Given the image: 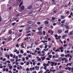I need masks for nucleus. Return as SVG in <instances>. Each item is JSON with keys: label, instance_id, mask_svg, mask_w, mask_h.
<instances>
[{"label": "nucleus", "instance_id": "nucleus-1", "mask_svg": "<svg viewBox=\"0 0 73 73\" xmlns=\"http://www.w3.org/2000/svg\"><path fill=\"white\" fill-rule=\"evenodd\" d=\"M31 46H27V48L29 49V48H32L33 47V45H34V44L32 43V44H31Z\"/></svg>", "mask_w": 73, "mask_h": 73}, {"label": "nucleus", "instance_id": "nucleus-2", "mask_svg": "<svg viewBox=\"0 0 73 73\" xmlns=\"http://www.w3.org/2000/svg\"><path fill=\"white\" fill-rule=\"evenodd\" d=\"M37 34H38V35H42V34H43V33H42V32L41 31H39L37 33Z\"/></svg>", "mask_w": 73, "mask_h": 73}, {"label": "nucleus", "instance_id": "nucleus-3", "mask_svg": "<svg viewBox=\"0 0 73 73\" xmlns=\"http://www.w3.org/2000/svg\"><path fill=\"white\" fill-rule=\"evenodd\" d=\"M42 27H39L37 28V29L38 31H42Z\"/></svg>", "mask_w": 73, "mask_h": 73}, {"label": "nucleus", "instance_id": "nucleus-4", "mask_svg": "<svg viewBox=\"0 0 73 73\" xmlns=\"http://www.w3.org/2000/svg\"><path fill=\"white\" fill-rule=\"evenodd\" d=\"M7 6H8V7H9V10H11V9L12 8V6H11V5L9 4L7 5Z\"/></svg>", "mask_w": 73, "mask_h": 73}, {"label": "nucleus", "instance_id": "nucleus-5", "mask_svg": "<svg viewBox=\"0 0 73 73\" xmlns=\"http://www.w3.org/2000/svg\"><path fill=\"white\" fill-rule=\"evenodd\" d=\"M58 32L59 33H62V30L60 29H58Z\"/></svg>", "mask_w": 73, "mask_h": 73}, {"label": "nucleus", "instance_id": "nucleus-6", "mask_svg": "<svg viewBox=\"0 0 73 73\" xmlns=\"http://www.w3.org/2000/svg\"><path fill=\"white\" fill-rule=\"evenodd\" d=\"M26 29L27 30H29L30 29H31V27H27L26 28Z\"/></svg>", "mask_w": 73, "mask_h": 73}, {"label": "nucleus", "instance_id": "nucleus-7", "mask_svg": "<svg viewBox=\"0 0 73 73\" xmlns=\"http://www.w3.org/2000/svg\"><path fill=\"white\" fill-rule=\"evenodd\" d=\"M21 9L22 11H23L24 9V6H22L21 7Z\"/></svg>", "mask_w": 73, "mask_h": 73}, {"label": "nucleus", "instance_id": "nucleus-8", "mask_svg": "<svg viewBox=\"0 0 73 73\" xmlns=\"http://www.w3.org/2000/svg\"><path fill=\"white\" fill-rule=\"evenodd\" d=\"M32 8V6H30L28 7L27 9H31Z\"/></svg>", "mask_w": 73, "mask_h": 73}, {"label": "nucleus", "instance_id": "nucleus-9", "mask_svg": "<svg viewBox=\"0 0 73 73\" xmlns=\"http://www.w3.org/2000/svg\"><path fill=\"white\" fill-rule=\"evenodd\" d=\"M44 23L45 24H47L48 25V24H49V22H48V21H46Z\"/></svg>", "mask_w": 73, "mask_h": 73}, {"label": "nucleus", "instance_id": "nucleus-10", "mask_svg": "<svg viewBox=\"0 0 73 73\" xmlns=\"http://www.w3.org/2000/svg\"><path fill=\"white\" fill-rule=\"evenodd\" d=\"M70 54H68V55L66 54V55H65V57H69V56H70Z\"/></svg>", "mask_w": 73, "mask_h": 73}, {"label": "nucleus", "instance_id": "nucleus-11", "mask_svg": "<svg viewBox=\"0 0 73 73\" xmlns=\"http://www.w3.org/2000/svg\"><path fill=\"white\" fill-rule=\"evenodd\" d=\"M73 33L72 31H70V33L68 34V35H73Z\"/></svg>", "mask_w": 73, "mask_h": 73}, {"label": "nucleus", "instance_id": "nucleus-12", "mask_svg": "<svg viewBox=\"0 0 73 73\" xmlns=\"http://www.w3.org/2000/svg\"><path fill=\"white\" fill-rule=\"evenodd\" d=\"M64 27L66 29H69V27L66 25H65Z\"/></svg>", "mask_w": 73, "mask_h": 73}, {"label": "nucleus", "instance_id": "nucleus-13", "mask_svg": "<svg viewBox=\"0 0 73 73\" xmlns=\"http://www.w3.org/2000/svg\"><path fill=\"white\" fill-rule=\"evenodd\" d=\"M72 69V68L71 67H68V70L69 71H70Z\"/></svg>", "mask_w": 73, "mask_h": 73}, {"label": "nucleus", "instance_id": "nucleus-14", "mask_svg": "<svg viewBox=\"0 0 73 73\" xmlns=\"http://www.w3.org/2000/svg\"><path fill=\"white\" fill-rule=\"evenodd\" d=\"M65 20H64L62 21H61V24H65Z\"/></svg>", "mask_w": 73, "mask_h": 73}, {"label": "nucleus", "instance_id": "nucleus-15", "mask_svg": "<svg viewBox=\"0 0 73 73\" xmlns=\"http://www.w3.org/2000/svg\"><path fill=\"white\" fill-rule=\"evenodd\" d=\"M37 58H38V60L39 61H40L41 60V58H39V57L38 56L37 57Z\"/></svg>", "mask_w": 73, "mask_h": 73}, {"label": "nucleus", "instance_id": "nucleus-16", "mask_svg": "<svg viewBox=\"0 0 73 73\" xmlns=\"http://www.w3.org/2000/svg\"><path fill=\"white\" fill-rule=\"evenodd\" d=\"M45 49L46 48H45V49H43V50L46 51H48V50H49V48H47V49Z\"/></svg>", "mask_w": 73, "mask_h": 73}, {"label": "nucleus", "instance_id": "nucleus-17", "mask_svg": "<svg viewBox=\"0 0 73 73\" xmlns=\"http://www.w3.org/2000/svg\"><path fill=\"white\" fill-rule=\"evenodd\" d=\"M67 59H66V58H62V60L63 61H65V60H66Z\"/></svg>", "mask_w": 73, "mask_h": 73}, {"label": "nucleus", "instance_id": "nucleus-18", "mask_svg": "<svg viewBox=\"0 0 73 73\" xmlns=\"http://www.w3.org/2000/svg\"><path fill=\"white\" fill-rule=\"evenodd\" d=\"M22 56V55L21 54L18 55V58H21Z\"/></svg>", "mask_w": 73, "mask_h": 73}, {"label": "nucleus", "instance_id": "nucleus-19", "mask_svg": "<svg viewBox=\"0 0 73 73\" xmlns=\"http://www.w3.org/2000/svg\"><path fill=\"white\" fill-rule=\"evenodd\" d=\"M9 69H10V70L11 69V70L12 69V66H9Z\"/></svg>", "mask_w": 73, "mask_h": 73}, {"label": "nucleus", "instance_id": "nucleus-20", "mask_svg": "<svg viewBox=\"0 0 73 73\" xmlns=\"http://www.w3.org/2000/svg\"><path fill=\"white\" fill-rule=\"evenodd\" d=\"M61 17L62 18V19H65V17H64V16L61 15Z\"/></svg>", "mask_w": 73, "mask_h": 73}, {"label": "nucleus", "instance_id": "nucleus-21", "mask_svg": "<svg viewBox=\"0 0 73 73\" xmlns=\"http://www.w3.org/2000/svg\"><path fill=\"white\" fill-rule=\"evenodd\" d=\"M39 67L38 66H35V69H39Z\"/></svg>", "mask_w": 73, "mask_h": 73}, {"label": "nucleus", "instance_id": "nucleus-22", "mask_svg": "<svg viewBox=\"0 0 73 73\" xmlns=\"http://www.w3.org/2000/svg\"><path fill=\"white\" fill-rule=\"evenodd\" d=\"M62 57H60V58H59V60L60 61H61L62 60Z\"/></svg>", "mask_w": 73, "mask_h": 73}, {"label": "nucleus", "instance_id": "nucleus-23", "mask_svg": "<svg viewBox=\"0 0 73 73\" xmlns=\"http://www.w3.org/2000/svg\"><path fill=\"white\" fill-rule=\"evenodd\" d=\"M12 40V39L11 38V37H10V38H9V39H8V41H10V40Z\"/></svg>", "mask_w": 73, "mask_h": 73}, {"label": "nucleus", "instance_id": "nucleus-24", "mask_svg": "<svg viewBox=\"0 0 73 73\" xmlns=\"http://www.w3.org/2000/svg\"><path fill=\"white\" fill-rule=\"evenodd\" d=\"M63 47H61L60 48H59V49H60V50H63Z\"/></svg>", "mask_w": 73, "mask_h": 73}, {"label": "nucleus", "instance_id": "nucleus-25", "mask_svg": "<svg viewBox=\"0 0 73 73\" xmlns=\"http://www.w3.org/2000/svg\"><path fill=\"white\" fill-rule=\"evenodd\" d=\"M65 25L64 24H62L61 25V27H64V26H65Z\"/></svg>", "mask_w": 73, "mask_h": 73}, {"label": "nucleus", "instance_id": "nucleus-26", "mask_svg": "<svg viewBox=\"0 0 73 73\" xmlns=\"http://www.w3.org/2000/svg\"><path fill=\"white\" fill-rule=\"evenodd\" d=\"M14 59H10V61L11 62H14Z\"/></svg>", "mask_w": 73, "mask_h": 73}, {"label": "nucleus", "instance_id": "nucleus-27", "mask_svg": "<svg viewBox=\"0 0 73 73\" xmlns=\"http://www.w3.org/2000/svg\"><path fill=\"white\" fill-rule=\"evenodd\" d=\"M46 57L44 56L43 57V58H42V61H43L45 60V58Z\"/></svg>", "mask_w": 73, "mask_h": 73}, {"label": "nucleus", "instance_id": "nucleus-28", "mask_svg": "<svg viewBox=\"0 0 73 73\" xmlns=\"http://www.w3.org/2000/svg\"><path fill=\"white\" fill-rule=\"evenodd\" d=\"M53 50L54 51H55L56 50V47H54Z\"/></svg>", "mask_w": 73, "mask_h": 73}, {"label": "nucleus", "instance_id": "nucleus-29", "mask_svg": "<svg viewBox=\"0 0 73 73\" xmlns=\"http://www.w3.org/2000/svg\"><path fill=\"white\" fill-rule=\"evenodd\" d=\"M15 24H16V23H14L12 24V25H13V26H14V25H15Z\"/></svg>", "mask_w": 73, "mask_h": 73}, {"label": "nucleus", "instance_id": "nucleus-30", "mask_svg": "<svg viewBox=\"0 0 73 73\" xmlns=\"http://www.w3.org/2000/svg\"><path fill=\"white\" fill-rule=\"evenodd\" d=\"M23 2H21V3H20V4L19 5V7H21V5H22V4H23Z\"/></svg>", "mask_w": 73, "mask_h": 73}, {"label": "nucleus", "instance_id": "nucleus-31", "mask_svg": "<svg viewBox=\"0 0 73 73\" xmlns=\"http://www.w3.org/2000/svg\"><path fill=\"white\" fill-rule=\"evenodd\" d=\"M55 57L56 58H58L59 55H56L55 56Z\"/></svg>", "mask_w": 73, "mask_h": 73}, {"label": "nucleus", "instance_id": "nucleus-32", "mask_svg": "<svg viewBox=\"0 0 73 73\" xmlns=\"http://www.w3.org/2000/svg\"><path fill=\"white\" fill-rule=\"evenodd\" d=\"M48 47L49 48H50L51 47H52V46L51 45H48Z\"/></svg>", "mask_w": 73, "mask_h": 73}, {"label": "nucleus", "instance_id": "nucleus-33", "mask_svg": "<svg viewBox=\"0 0 73 73\" xmlns=\"http://www.w3.org/2000/svg\"><path fill=\"white\" fill-rule=\"evenodd\" d=\"M61 56L62 57H64L65 56V55L63 54H61Z\"/></svg>", "mask_w": 73, "mask_h": 73}, {"label": "nucleus", "instance_id": "nucleus-34", "mask_svg": "<svg viewBox=\"0 0 73 73\" xmlns=\"http://www.w3.org/2000/svg\"><path fill=\"white\" fill-rule=\"evenodd\" d=\"M22 60H23V61H25V58H24V57H23Z\"/></svg>", "mask_w": 73, "mask_h": 73}, {"label": "nucleus", "instance_id": "nucleus-35", "mask_svg": "<svg viewBox=\"0 0 73 73\" xmlns=\"http://www.w3.org/2000/svg\"><path fill=\"white\" fill-rule=\"evenodd\" d=\"M21 53H23L24 52L23 50H21L20 51Z\"/></svg>", "mask_w": 73, "mask_h": 73}, {"label": "nucleus", "instance_id": "nucleus-36", "mask_svg": "<svg viewBox=\"0 0 73 73\" xmlns=\"http://www.w3.org/2000/svg\"><path fill=\"white\" fill-rule=\"evenodd\" d=\"M52 2L53 3V4H55L56 3H54V2H55V0H52Z\"/></svg>", "mask_w": 73, "mask_h": 73}, {"label": "nucleus", "instance_id": "nucleus-37", "mask_svg": "<svg viewBox=\"0 0 73 73\" xmlns=\"http://www.w3.org/2000/svg\"><path fill=\"white\" fill-rule=\"evenodd\" d=\"M17 49H15V50H13V52H17Z\"/></svg>", "mask_w": 73, "mask_h": 73}, {"label": "nucleus", "instance_id": "nucleus-38", "mask_svg": "<svg viewBox=\"0 0 73 73\" xmlns=\"http://www.w3.org/2000/svg\"><path fill=\"white\" fill-rule=\"evenodd\" d=\"M43 35H45V31H43Z\"/></svg>", "mask_w": 73, "mask_h": 73}, {"label": "nucleus", "instance_id": "nucleus-39", "mask_svg": "<svg viewBox=\"0 0 73 73\" xmlns=\"http://www.w3.org/2000/svg\"><path fill=\"white\" fill-rule=\"evenodd\" d=\"M29 64V62H27V63H26V65L28 66Z\"/></svg>", "mask_w": 73, "mask_h": 73}, {"label": "nucleus", "instance_id": "nucleus-40", "mask_svg": "<svg viewBox=\"0 0 73 73\" xmlns=\"http://www.w3.org/2000/svg\"><path fill=\"white\" fill-rule=\"evenodd\" d=\"M68 64V66H71L72 64L70 63H69Z\"/></svg>", "mask_w": 73, "mask_h": 73}, {"label": "nucleus", "instance_id": "nucleus-41", "mask_svg": "<svg viewBox=\"0 0 73 73\" xmlns=\"http://www.w3.org/2000/svg\"><path fill=\"white\" fill-rule=\"evenodd\" d=\"M46 20L49 21V20H50V18H46Z\"/></svg>", "mask_w": 73, "mask_h": 73}, {"label": "nucleus", "instance_id": "nucleus-42", "mask_svg": "<svg viewBox=\"0 0 73 73\" xmlns=\"http://www.w3.org/2000/svg\"><path fill=\"white\" fill-rule=\"evenodd\" d=\"M31 36V34H28L26 36Z\"/></svg>", "mask_w": 73, "mask_h": 73}, {"label": "nucleus", "instance_id": "nucleus-43", "mask_svg": "<svg viewBox=\"0 0 73 73\" xmlns=\"http://www.w3.org/2000/svg\"><path fill=\"white\" fill-rule=\"evenodd\" d=\"M40 56H45V54H43L42 55H40Z\"/></svg>", "mask_w": 73, "mask_h": 73}, {"label": "nucleus", "instance_id": "nucleus-44", "mask_svg": "<svg viewBox=\"0 0 73 73\" xmlns=\"http://www.w3.org/2000/svg\"><path fill=\"white\" fill-rule=\"evenodd\" d=\"M40 23H41L40 22H38L37 23V24L38 25H40Z\"/></svg>", "mask_w": 73, "mask_h": 73}, {"label": "nucleus", "instance_id": "nucleus-45", "mask_svg": "<svg viewBox=\"0 0 73 73\" xmlns=\"http://www.w3.org/2000/svg\"><path fill=\"white\" fill-rule=\"evenodd\" d=\"M9 34H11L12 33V31H9Z\"/></svg>", "mask_w": 73, "mask_h": 73}, {"label": "nucleus", "instance_id": "nucleus-46", "mask_svg": "<svg viewBox=\"0 0 73 73\" xmlns=\"http://www.w3.org/2000/svg\"><path fill=\"white\" fill-rule=\"evenodd\" d=\"M48 41H50L51 40V38H48Z\"/></svg>", "mask_w": 73, "mask_h": 73}, {"label": "nucleus", "instance_id": "nucleus-47", "mask_svg": "<svg viewBox=\"0 0 73 73\" xmlns=\"http://www.w3.org/2000/svg\"><path fill=\"white\" fill-rule=\"evenodd\" d=\"M16 47H19V44H18V43H17V44H16Z\"/></svg>", "mask_w": 73, "mask_h": 73}, {"label": "nucleus", "instance_id": "nucleus-48", "mask_svg": "<svg viewBox=\"0 0 73 73\" xmlns=\"http://www.w3.org/2000/svg\"><path fill=\"white\" fill-rule=\"evenodd\" d=\"M29 68H27L26 69V71H29Z\"/></svg>", "mask_w": 73, "mask_h": 73}, {"label": "nucleus", "instance_id": "nucleus-49", "mask_svg": "<svg viewBox=\"0 0 73 73\" xmlns=\"http://www.w3.org/2000/svg\"><path fill=\"white\" fill-rule=\"evenodd\" d=\"M46 60H50V59L49 58H46Z\"/></svg>", "mask_w": 73, "mask_h": 73}, {"label": "nucleus", "instance_id": "nucleus-50", "mask_svg": "<svg viewBox=\"0 0 73 73\" xmlns=\"http://www.w3.org/2000/svg\"><path fill=\"white\" fill-rule=\"evenodd\" d=\"M52 55H51L48 56V57L50 58H52Z\"/></svg>", "mask_w": 73, "mask_h": 73}, {"label": "nucleus", "instance_id": "nucleus-51", "mask_svg": "<svg viewBox=\"0 0 73 73\" xmlns=\"http://www.w3.org/2000/svg\"><path fill=\"white\" fill-rule=\"evenodd\" d=\"M43 66H44V67H46V64H43Z\"/></svg>", "mask_w": 73, "mask_h": 73}, {"label": "nucleus", "instance_id": "nucleus-52", "mask_svg": "<svg viewBox=\"0 0 73 73\" xmlns=\"http://www.w3.org/2000/svg\"><path fill=\"white\" fill-rule=\"evenodd\" d=\"M68 46V45L67 44H65L63 46L66 47V46Z\"/></svg>", "mask_w": 73, "mask_h": 73}, {"label": "nucleus", "instance_id": "nucleus-53", "mask_svg": "<svg viewBox=\"0 0 73 73\" xmlns=\"http://www.w3.org/2000/svg\"><path fill=\"white\" fill-rule=\"evenodd\" d=\"M5 60H6L5 58H4V59H3V62L5 61Z\"/></svg>", "mask_w": 73, "mask_h": 73}, {"label": "nucleus", "instance_id": "nucleus-54", "mask_svg": "<svg viewBox=\"0 0 73 73\" xmlns=\"http://www.w3.org/2000/svg\"><path fill=\"white\" fill-rule=\"evenodd\" d=\"M52 20H55V18L54 17H53L52 18Z\"/></svg>", "mask_w": 73, "mask_h": 73}, {"label": "nucleus", "instance_id": "nucleus-55", "mask_svg": "<svg viewBox=\"0 0 73 73\" xmlns=\"http://www.w3.org/2000/svg\"><path fill=\"white\" fill-rule=\"evenodd\" d=\"M21 64L23 65L24 64V63L23 62H21Z\"/></svg>", "mask_w": 73, "mask_h": 73}, {"label": "nucleus", "instance_id": "nucleus-56", "mask_svg": "<svg viewBox=\"0 0 73 73\" xmlns=\"http://www.w3.org/2000/svg\"><path fill=\"white\" fill-rule=\"evenodd\" d=\"M64 33H68V31L66 30L65 32Z\"/></svg>", "mask_w": 73, "mask_h": 73}, {"label": "nucleus", "instance_id": "nucleus-57", "mask_svg": "<svg viewBox=\"0 0 73 73\" xmlns=\"http://www.w3.org/2000/svg\"><path fill=\"white\" fill-rule=\"evenodd\" d=\"M57 62H56V63H54V65L55 66H56L57 65Z\"/></svg>", "mask_w": 73, "mask_h": 73}, {"label": "nucleus", "instance_id": "nucleus-58", "mask_svg": "<svg viewBox=\"0 0 73 73\" xmlns=\"http://www.w3.org/2000/svg\"><path fill=\"white\" fill-rule=\"evenodd\" d=\"M42 47H43L42 45H40V46H39V47H40V48H42Z\"/></svg>", "mask_w": 73, "mask_h": 73}, {"label": "nucleus", "instance_id": "nucleus-59", "mask_svg": "<svg viewBox=\"0 0 73 73\" xmlns=\"http://www.w3.org/2000/svg\"><path fill=\"white\" fill-rule=\"evenodd\" d=\"M16 53H17V54H19V51L16 52Z\"/></svg>", "mask_w": 73, "mask_h": 73}, {"label": "nucleus", "instance_id": "nucleus-60", "mask_svg": "<svg viewBox=\"0 0 73 73\" xmlns=\"http://www.w3.org/2000/svg\"><path fill=\"white\" fill-rule=\"evenodd\" d=\"M15 55H14L13 56V58L14 59L15 58Z\"/></svg>", "mask_w": 73, "mask_h": 73}, {"label": "nucleus", "instance_id": "nucleus-61", "mask_svg": "<svg viewBox=\"0 0 73 73\" xmlns=\"http://www.w3.org/2000/svg\"><path fill=\"white\" fill-rule=\"evenodd\" d=\"M41 42H46V41L45 40H42L41 41Z\"/></svg>", "mask_w": 73, "mask_h": 73}, {"label": "nucleus", "instance_id": "nucleus-62", "mask_svg": "<svg viewBox=\"0 0 73 73\" xmlns=\"http://www.w3.org/2000/svg\"><path fill=\"white\" fill-rule=\"evenodd\" d=\"M68 46H71V44L70 43H68Z\"/></svg>", "mask_w": 73, "mask_h": 73}, {"label": "nucleus", "instance_id": "nucleus-63", "mask_svg": "<svg viewBox=\"0 0 73 73\" xmlns=\"http://www.w3.org/2000/svg\"><path fill=\"white\" fill-rule=\"evenodd\" d=\"M42 73V71H40V72H39L38 73Z\"/></svg>", "mask_w": 73, "mask_h": 73}, {"label": "nucleus", "instance_id": "nucleus-64", "mask_svg": "<svg viewBox=\"0 0 73 73\" xmlns=\"http://www.w3.org/2000/svg\"><path fill=\"white\" fill-rule=\"evenodd\" d=\"M71 71L73 73V67L72 68Z\"/></svg>", "mask_w": 73, "mask_h": 73}]
</instances>
